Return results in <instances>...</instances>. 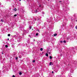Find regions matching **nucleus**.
Listing matches in <instances>:
<instances>
[{"instance_id":"obj_14","label":"nucleus","mask_w":77,"mask_h":77,"mask_svg":"<svg viewBox=\"0 0 77 77\" xmlns=\"http://www.w3.org/2000/svg\"><path fill=\"white\" fill-rule=\"evenodd\" d=\"M34 12H35V13L37 12V10H35V11Z\"/></svg>"},{"instance_id":"obj_19","label":"nucleus","mask_w":77,"mask_h":77,"mask_svg":"<svg viewBox=\"0 0 77 77\" xmlns=\"http://www.w3.org/2000/svg\"><path fill=\"white\" fill-rule=\"evenodd\" d=\"M13 77H15V75H13Z\"/></svg>"},{"instance_id":"obj_12","label":"nucleus","mask_w":77,"mask_h":77,"mask_svg":"<svg viewBox=\"0 0 77 77\" xmlns=\"http://www.w3.org/2000/svg\"><path fill=\"white\" fill-rule=\"evenodd\" d=\"M36 36H38V33H37L36 34Z\"/></svg>"},{"instance_id":"obj_23","label":"nucleus","mask_w":77,"mask_h":77,"mask_svg":"<svg viewBox=\"0 0 77 77\" xmlns=\"http://www.w3.org/2000/svg\"><path fill=\"white\" fill-rule=\"evenodd\" d=\"M32 12H34V11H32Z\"/></svg>"},{"instance_id":"obj_3","label":"nucleus","mask_w":77,"mask_h":77,"mask_svg":"<svg viewBox=\"0 0 77 77\" xmlns=\"http://www.w3.org/2000/svg\"><path fill=\"white\" fill-rule=\"evenodd\" d=\"M45 55L46 56H48V54L47 53Z\"/></svg>"},{"instance_id":"obj_28","label":"nucleus","mask_w":77,"mask_h":77,"mask_svg":"<svg viewBox=\"0 0 77 77\" xmlns=\"http://www.w3.org/2000/svg\"><path fill=\"white\" fill-rule=\"evenodd\" d=\"M48 0V1H49V0Z\"/></svg>"},{"instance_id":"obj_1","label":"nucleus","mask_w":77,"mask_h":77,"mask_svg":"<svg viewBox=\"0 0 77 77\" xmlns=\"http://www.w3.org/2000/svg\"><path fill=\"white\" fill-rule=\"evenodd\" d=\"M14 11L16 12V11H17V9H16V8H14Z\"/></svg>"},{"instance_id":"obj_4","label":"nucleus","mask_w":77,"mask_h":77,"mask_svg":"<svg viewBox=\"0 0 77 77\" xmlns=\"http://www.w3.org/2000/svg\"><path fill=\"white\" fill-rule=\"evenodd\" d=\"M50 65H52V63L50 62V64H49Z\"/></svg>"},{"instance_id":"obj_18","label":"nucleus","mask_w":77,"mask_h":77,"mask_svg":"<svg viewBox=\"0 0 77 77\" xmlns=\"http://www.w3.org/2000/svg\"><path fill=\"white\" fill-rule=\"evenodd\" d=\"M49 54H51V52H49Z\"/></svg>"},{"instance_id":"obj_7","label":"nucleus","mask_w":77,"mask_h":77,"mask_svg":"<svg viewBox=\"0 0 77 77\" xmlns=\"http://www.w3.org/2000/svg\"><path fill=\"white\" fill-rule=\"evenodd\" d=\"M40 50L41 51H42V50H43V49H42V48H41Z\"/></svg>"},{"instance_id":"obj_20","label":"nucleus","mask_w":77,"mask_h":77,"mask_svg":"<svg viewBox=\"0 0 77 77\" xmlns=\"http://www.w3.org/2000/svg\"><path fill=\"white\" fill-rule=\"evenodd\" d=\"M60 42H61V43H62V41H60Z\"/></svg>"},{"instance_id":"obj_6","label":"nucleus","mask_w":77,"mask_h":77,"mask_svg":"<svg viewBox=\"0 0 77 77\" xmlns=\"http://www.w3.org/2000/svg\"><path fill=\"white\" fill-rule=\"evenodd\" d=\"M5 47H6V48H8V45H6Z\"/></svg>"},{"instance_id":"obj_25","label":"nucleus","mask_w":77,"mask_h":77,"mask_svg":"<svg viewBox=\"0 0 77 77\" xmlns=\"http://www.w3.org/2000/svg\"><path fill=\"white\" fill-rule=\"evenodd\" d=\"M19 1H21V0H19Z\"/></svg>"},{"instance_id":"obj_11","label":"nucleus","mask_w":77,"mask_h":77,"mask_svg":"<svg viewBox=\"0 0 77 77\" xmlns=\"http://www.w3.org/2000/svg\"><path fill=\"white\" fill-rule=\"evenodd\" d=\"M63 42H64V43H66V41L64 40L63 41Z\"/></svg>"},{"instance_id":"obj_8","label":"nucleus","mask_w":77,"mask_h":77,"mask_svg":"<svg viewBox=\"0 0 77 77\" xmlns=\"http://www.w3.org/2000/svg\"><path fill=\"white\" fill-rule=\"evenodd\" d=\"M8 36H11V35L10 34H8Z\"/></svg>"},{"instance_id":"obj_26","label":"nucleus","mask_w":77,"mask_h":77,"mask_svg":"<svg viewBox=\"0 0 77 77\" xmlns=\"http://www.w3.org/2000/svg\"><path fill=\"white\" fill-rule=\"evenodd\" d=\"M61 2V1H60V2Z\"/></svg>"},{"instance_id":"obj_27","label":"nucleus","mask_w":77,"mask_h":77,"mask_svg":"<svg viewBox=\"0 0 77 77\" xmlns=\"http://www.w3.org/2000/svg\"><path fill=\"white\" fill-rule=\"evenodd\" d=\"M8 40H9V38H8Z\"/></svg>"},{"instance_id":"obj_5","label":"nucleus","mask_w":77,"mask_h":77,"mask_svg":"<svg viewBox=\"0 0 77 77\" xmlns=\"http://www.w3.org/2000/svg\"><path fill=\"white\" fill-rule=\"evenodd\" d=\"M22 74V73L21 72H19V75H21Z\"/></svg>"},{"instance_id":"obj_13","label":"nucleus","mask_w":77,"mask_h":77,"mask_svg":"<svg viewBox=\"0 0 77 77\" xmlns=\"http://www.w3.org/2000/svg\"><path fill=\"white\" fill-rule=\"evenodd\" d=\"M75 28L76 29H77V26H75Z\"/></svg>"},{"instance_id":"obj_29","label":"nucleus","mask_w":77,"mask_h":77,"mask_svg":"<svg viewBox=\"0 0 77 77\" xmlns=\"http://www.w3.org/2000/svg\"><path fill=\"white\" fill-rule=\"evenodd\" d=\"M2 54H3V53H2Z\"/></svg>"},{"instance_id":"obj_17","label":"nucleus","mask_w":77,"mask_h":77,"mask_svg":"<svg viewBox=\"0 0 77 77\" xmlns=\"http://www.w3.org/2000/svg\"><path fill=\"white\" fill-rule=\"evenodd\" d=\"M17 59H18V57H17L16 58V60H17Z\"/></svg>"},{"instance_id":"obj_24","label":"nucleus","mask_w":77,"mask_h":77,"mask_svg":"<svg viewBox=\"0 0 77 77\" xmlns=\"http://www.w3.org/2000/svg\"><path fill=\"white\" fill-rule=\"evenodd\" d=\"M1 21H2V20H1Z\"/></svg>"},{"instance_id":"obj_10","label":"nucleus","mask_w":77,"mask_h":77,"mask_svg":"<svg viewBox=\"0 0 77 77\" xmlns=\"http://www.w3.org/2000/svg\"><path fill=\"white\" fill-rule=\"evenodd\" d=\"M50 59H52V57L51 56H50V57H49Z\"/></svg>"},{"instance_id":"obj_16","label":"nucleus","mask_w":77,"mask_h":77,"mask_svg":"<svg viewBox=\"0 0 77 77\" xmlns=\"http://www.w3.org/2000/svg\"><path fill=\"white\" fill-rule=\"evenodd\" d=\"M29 29H31V28H32V27H31V26H30L29 27Z\"/></svg>"},{"instance_id":"obj_9","label":"nucleus","mask_w":77,"mask_h":77,"mask_svg":"<svg viewBox=\"0 0 77 77\" xmlns=\"http://www.w3.org/2000/svg\"><path fill=\"white\" fill-rule=\"evenodd\" d=\"M32 62H33V63L35 62V60H33L32 61Z\"/></svg>"},{"instance_id":"obj_21","label":"nucleus","mask_w":77,"mask_h":77,"mask_svg":"<svg viewBox=\"0 0 77 77\" xmlns=\"http://www.w3.org/2000/svg\"><path fill=\"white\" fill-rule=\"evenodd\" d=\"M39 5V7H41V5Z\"/></svg>"},{"instance_id":"obj_2","label":"nucleus","mask_w":77,"mask_h":77,"mask_svg":"<svg viewBox=\"0 0 77 77\" xmlns=\"http://www.w3.org/2000/svg\"><path fill=\"white\" fill-rule=\"evenodd\" d=\"M54 36H57V34H55L54 35Z\"/></svg>"},{"instance_id":"obj_22","label":"nucleus","mask_w":77,"mask_h":77,"mask_svg":"<svg viewBox=\"0 0 77 77\" xmlns=\"http://www.w3.org/2000/svg\"><path fill=\"white\" fill-rule=\"evenodd\" d=\"M53 72H53V71H52V73H53Z\"/></svg>"},{"instance_id":"obj_15","label":"nucleus","mask_w":77,"mask_h":77,"mask_svg":"<svg viewBox=\"0 0 77 77\" xmlns=\"http://www.w3.org/2000/svg\"><path fill=\"white\" fill-rule=\"evenodd\" d=\"M17 14H15L14 15V17H17Z\"/></svg>"}]
</instances>
